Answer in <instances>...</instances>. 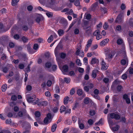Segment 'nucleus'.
I'll use <instances>...</instances> for the list:
<instances>
[{"instance_id":"f257e3e1","label":"nucleus","mask_w":133,"mask_h":133,"mask_svg":"<svg viewBox=\"0 0 133 133\" xmlns=\"http://www.w3.org/2000/svg\"><path fill=\"white\" fill-rule=\"evenodd\" d=\"M35 97V96L34 95L32 97H29L27 99L28 102L29 103H31L32 104L35 105L38 103L39 101V99L38 98H36L34 99Z\"/></svg>"},{"instance_id":"f03ea898","label":"nucleus","mask_w":133,"mask_h":133,"mask_svg":"<svg viewBox=\"0 0 133 133\" xmlns=\"http://www.w3.org/2000/svg\"><path fill=\"white\" fill-rule=\"evenodd\" d=\"M108 116L111 118L114 119L116 120H119L121 118V115L119 113L118 114H115L114 112L108 114Z\"/></svg>"},{"instance_id":"7ed1b4c3","label":"nucleus","mask_w":133,"mask_h":133,"mask_svg":"<svg viewBox=\"0 0 133 133\" xmlns=\"http://www.w3.org/2000/svg\"><path fill=\"white\" fill-rule=\"evenodd\" d=\"M123 21V17L122 15H119L117 17L115 21V22L119 23L122 22Z\"/></svg>"},{"instance_id":"20e7f679","label":"nucleus","mask_w":133,"mask_h":133,"mask_svg":"<svg viewBox=\"0 0 133 133\" xmlns=\"http://www.w3.org/2000/svg\"><path fill=\"white\" fill-rule=\"evenodd\" d=\"M60 23L62 24L64 26H66L68 24L67 20L64 18H62L59 21Z\"/></svg>"},{"instance_id":"39448f33","label":"nucleus","mask_w":133,"mask_h":133,"mask_svg":"<svg viewBox=\"0 0 133 133\" xmlns=\"http://www.w3.org/2000/svg\"><path fill=\"white\" fill-rule=\"evenodd\" d=\"M9 40V38L7 36H3L0 38V41L2 42H7Z\"/></svg>"},{"instance_id":"423d86ee","label":"nucleus","mask_w":133,"mask_h":133,"mask_svg":"<svg viewBox=\"0 0 133 133\" xmlns=\"http://www.w3.org/2000/svg\"><path fill=\"white\" fill-rule=\"evenodd\" d=\"M61 47V45L58 44L55 50V54L56 56L57 57L58 56L59 52L58 50H59V49Z\"/></svg>"},{"instance_id":"0eeeda50","label":"nucleus","mask_w":133,"mask_h":133,"mask_svg":"<svg viewBox=\"0 0 133 133\" xmlns=\"http://www.w3.org/2000/svg\"><path fill=\"white\" fill-rule=\"evenodd\" d=\"M109 41V40L108 39H106L103 40L100 42V45L101 46H104L108 43Z\"/></svg>"},{"instance_id":"6e6552de","label":"nucleus","mask_w":133,"mask_h":133,"mask_svg":"<svg viewBox=\"0 0 133 133\" xmlns=\"http://www.w3.org/2000/svg\"><path fill=\"white\" fill-rule=\"evenodd\" d=\"M47 104V102L45 101H44L38 102L37 103V105L39 106H46Z\"/></svg>"},{"instance_id":"1a4fd4ad","label":"nucleus","mask_w":133,"mask_h":133,"mask_svg":"<svg viewBox=\"0 0 133 133\" xmlns=\"http://www.w3.org/2000/svg\"><path fill=\"white\" fill-rule=\"evenodd\" d=\"M101 65L102 66L101 67V69H102L106 70L108 68V66L107 65H106V63L103 60L102 61Z\"/></svg>"},{"instance_id":"9d476101","label":"nucleus","mask_w":133,"mask_h":133,"mask_svg":"<svg viewBox=\"0 0 133 133\" xmlns=\"http://www.w3.org/2000/svg\"><path fill=\"white\" fill-rule=\"evenodd\" d=\"M9 69V68L8 66H6L4 67H3L1 69V70L4 73H6Z\"/></svg>"},{"instance_id":"9b49d317","label":"nucleus","mask_w":133,"mask_h":133,"mask_svg":"<svg viewBox=\"0 0 133 133\" xmlns=\"http://www.w3.org/2000/svg\"><path fill=\"white\" fill-rule=\"evenodd\" d=\"M124 59L122 60L121 61V64L123 65H125L126 64L127 61H128L126 55H125L124 56Z\"/></svg>"},{"instance_id":"f8f14e48","label":"nucleus","mask_w":133,"mask_h":133,"mask_svg":"<svg viewBox=\"0 0 133 133\" xmlns=\"http://www.w3.org/2000/svg\"><path fill=\"white\" fill-rule=\"evenodd\" d=\"M98 60L97 59L94 58L92 59L91 64H93L95 63H98Z\"/></svg>"},{"instance_id":"ddd939ff","label":"nucleus","mask_w":133,"mask_h":133,"mask_svg":"<svg viewBox=\"0 0 133 133\" xmlns=\"http://www.w3.org/2000/svg\"><path fill=\"white\" fill-rule=\"evenodd\" d=\"M98 71L97 70H95L92 72V76L93 78H95L96 76V74Z\"/></svg>"},{"instance_id":"4468645a","label":"nucleus","mask_w":133,"mask_h":133,"mask_svg":"<svg viewBox=\"0 0 133 133\" xmlns=\"http://www.w3.org/2000/svg\"><path fill=\"white\" fill-rule=\"evenodd\" d=\"M62 69L63 71L65 72H67L69 69L68 66L66 65H64L63 66Z\"/></svg>"},{"instance_id":"2eb2a0df","label":"nucleus","mask_w":133,"mask_h":133,"mask_svg":"<svg viewBox=\"0 0 133 133\" xmlns=\"http://www.w3.org/2000/svg\"><path fill=\"white\" fill-rule=\"evenodd\" d=\"M107 119L109 125H113L114 124L113 122L112 119L110 117L108 116Z\"/></svg>"},{"instance_id":"dca6fc26","label":"nucleus","mask_w":133,"mask_h":133,"mask_svg":"<svg viewBox=\"0 0 133 133\" xmlns=\"http://www.w3.org/2000/svg\"><path fill=\"white\" fill-rule=\"evenodd\" d=\"M69 100V97L68 96H67L65 97L63 100V103L64 104L66 105L68 103V102Z\"/></svg>"},{"instance_id":"f3484780","label":"nucleus","mask_w":133,"mask_h":133,"mask_svg":"<svg viewBox=\"0 0 133 133\" xmlns=\"http://www.w3.org/2000/svg\"><path fill=\"white\" fill-rule=\"evenodd\" d=\"M78 121V124L79 128L81 129H83L84 127V125L82 123H81V120L79 119Z\"/></svg>"},{"instance_id":"a211bd4d","label":"nucleus","mask_w":133,"mask_h":133,"mask_svg":"<svg viewBox=\"0 0 133 133\" xmlns=\"http://www.w3.org/2000/svg\"><path fill=\"white\" fill-rule=\"evenodd\" d=\"M57 125L56 124H54L52 126L51 128V130L52 132H54L57 128Z\"/></svg>"},{"instance_id":"6ab92c4d","label":"nucleus","mask_w":133,"mask_h":133,"mask_svg":"<svg viewBox=\"0 0 133 133\" xmlns=\"http://www.w3.org/2000/svg\"><path fill=\"white\" fill-rule=\"evenodd\" d=\"M7 88V85L6 84H5L2 87V90L3 92H4L5 91Z\"/></svg>"},{"instance_id":"aec40b11","label":"nucleus","mask_w":133,"mask_h":133,"mask_svg":"<svg viewBox=\"0 0 133 133\" xmlns=\"http://www.w3.org/2000/svg\"><path fill=\"white\" fill-rule=\"evenodd\" d=\"M19 0H12L11 5L13 6H15L17 5V3L19 2Z\"/></svg>"},{"instance_id":"412c9836","label":"nucleus","mask_w":133,"mask_h":133,"mask_svg":"<svg viewBox=\"0 0 133 133\" xmlns=\"http://www.w3.org/2000/svg\"><path fill=\"white\" fill-rule=\"evenodd\" d=\"M66 110V108L65 106L62 105L61 106L60 109V111L61 113H62V112L65 111Z\"/></svg>"},{"instance_id":"4be33fe9","label":"nucleus","mask_w":133,"mask_h":133,"mask_svg":"<svg viewBox=\"0 0 133 133\" xmlns=\"http://www.w3.org/2000/svg\"><path fill=\"white\" fill-rule=\"evenodd\" d=\"M100 33L101 31L98 30H97L94 32L93 35L95 36H97L98 35L100 34Z\"/></svg>"},{"instance_id":"5701e85b","label":"nucleus","mask_w":133,"mask_h":133,"mask_svg":"<svg viewBox=\"0 0 133 133\" xmlns=\"http://www.w3.org/2000/svg\"><path fill=\"white\" fill-rule=\"evenodd\" d=\"M97 6V3H94L93 4L91 7V10L92 11H94L95 10Z\"/></svg>"},{"instance_id":"b1692460","label":"nucleus","mask_w":133,"mask_h":133,"mask_svg":"<svg viewBox=\"0 0 133 133\" xmlns=\"http://www.w3.org/2000/svg\"><path fill=\"white\" fill-rule=\"evenodd\" d=\"M92 40L93 39H91L88 41L87 44L86 45V46L87 47H89L91 46Z\"/></svg>"},{"instance_id":"393cba45","label":"nucleus","mask_w":133,"mask_h":133,"mask_svg":"<svg viewBox=\"0 0 133 133\" xmlns=\"http://www.w3.org/2000/svg\"><path fill=\"white\" fill-rule=\"evenodd\" d=\"M2 128H0V131H1L0 132V133H10V131L4 129L1 130Z\"/></svg>"},{"instance_id":"a878e982","label":"nucleus","mask_w":133,"mask_h":133,"mask_svg":"<svg viewBox=\"0 0 133 133\" xmlns=\"http://www.w3.org/2000/svg\"><path fill=\"white\" fill-rule=\"evenodd\" d=\"M79 106V103L77 101H76L75 103L74 106L72 108L73 110H75L77 107Z\"/></svg>"},{"instance_id":"bb28decb","label":"nucleus","mask_w":133,"mask_h":133,"mask_svg":"<svg viewBox=\"0 0 133 133\" xmlns=\"http://www.w3.org/2000/svg\"><path fill=\"white\" fill-rule=\"evenodd\" d=\"M77 93L79 96H81L82 94L83 90L82 89H78L77 90Z\"/></svg>"},{"instance_id":"cd10ccee","label":"nucleus","mask_w":133,"mask_h":133,"mask_svg":"<svg viewBox=\"0 0 133 133\" xmlns=\"http://www.w3.org/2000/svg\"><path fill=\"white\" fill-rule=\"evenodd\" d=\"M123 40L121 39H118L117 41V43L118 45H121L122 44Z\"/></svg>"},{"instance_id":"c85d7f7f","label":"nucleus","mask_w":133,"mask_h":133,"mask_svg":"<svg viewBox=\"0 0 133 133\" xmlns=\"http://www.w3.org/2000/svg\"><path fill=\"white\" fill-rule=\"evenodd\" d=\"M22 40L23 41L24 43H25L28 42V39L26 37L23 36L22 38Z\"/></svg>"},{"instance_id":"c756f323","label":"nucleus","mask_w":133,"mask_h":133,"mask_svg":"<svg viewBox=\"0 0 133 133\" xmlns=\"http://www.w3.org/2000/svg\"><path fill=\"white\" fill-rule=\"evenodd\" d=\"M53 40V37L52 35H51L49 37L48 39L47 40V41L49 43H50Z\"/></svg>"},{"instance_id":"7c9ffc66","label":"nucleus","mask_w":133,"mask_h":133,"mask_svg":"<svg viewBox=\"0 0 133 133\" xmlns=\"http://www.w3.org/2000/svg\"><path fill=\"white\" fill-rule=\"evenodd\" d=\"M119 128V126L118 125H117L115 127L112 128V130L114 131H116L118 130Z\"/></svg>"},{"instance_id":"2f4dec72","label":"nucleus","mask_w":133,"mask_h":133,"mask_svg":"<svg viewBox=\"0 0 133 133\" xmlns=\"http://www.w3.org/2000/svg\"><path fill=\"white\" fill-rule=\"evenodd\" d=\"M81 0H76L75 3V5L76 6H79L80 5V1Z\"/></svg>"},{"instance_id":"473e14b6","label":"nucleus","mask_w":133,"mask_h":133,"mask_svg":"<svg viewBox=\"0 0 133 133\" xmlns=\"http://www.w3.org/2000/svg\"><path fill=\"white\" fill-rule=\"evenodd\" d=\"M22 29L24 31H27L28 29V25H23L22 26Z\"/></svg>"},{"instance_id":"72a5a7b5","label":"nucleus","mask_w":133,"mask_h":133,"mask_svg":"<svg viewBox=\"0 0 133 133\" xmlns=\"http://www.w3.org/2000/svg\"><path fill=\"white\" fill-rule=\"evenodd\" d=\"M89 98L88 97H85L84 99V103L86 104H88L89 102Z\"/></svg>"},{"instance_id":"f704fd0d","label":"nucleus","mask_w":133,"mask_h":133,"mask_svg":"<svg viewBox=\"0 0 133 133\" xmlns=\"http://www.w3.org/2000/svg\"><path fill=\"white\" fill-rule=\"evenodd\" d=\"M35 116L36 118H39L41 116V114L38 111H36L35 113Z\"/></svg>"},{"instance_id":"c9c22d12","label":"nucleus","mask_w":133,"mask_h":133,"mask_svg":"<svg viewBox=\"0 0 133 133\" xmlns=\"http://www.w3.org/2000/svg\"><path fill=\"white\" fill-rule=\"evenodd\" d=\"M58 34L59 36H61L63 35L64 33V32L63 30H59L58 31Z\"/></svg>"},{"instance_id":"e433bc0d","label":"nucleus","mask_w":133,"mask_h":133,"mask_svg":"<svg viewBox=\"0 0 133 133\" xmlns=\"http://www.w3.org/2000/svg\"><path fill=\"white\" fill-rule=\"evenodd\" d=\"M46 117L50 120L51 119H52V115L51 114L49 113H48L47 114L46 116Z\"/></svg>"},{"instance_id":"4c0bfd02","label":"nucleus","mask_w":133,"mask_h":133,"mask_svg":"<svg viewBox=\"0 0 133 133\" xmlns=\"http://www.w3.org/2000/svg\"><path fill=\"white\" fill-rule=\"evenodd\" d=\"M76 63L77 64L78 66H81L82 65V63L81 62L80 60L79 59H77L76 61Z\"/></svg>"},{"instance_id":"58836bf2","label":"nucleus","mask_w":133,"mask_h":133,"mask_svg":"<svg viewBox=\"0 0 133 133\" xmlns=\"http://www.w3.org/2000/svg\"><path fill=\"white\" fill-rule=\"evenodd\" d=\"M0 29H1V31H2L5 32L6 31V30H4V29L3 28V24L2 23H0Z\"/></svg>"},{"instance_id":"ea45409f","label":"nucleus","mask_w":133,"mask_h":133,"mask_svg":"<svg viewBox=\"0 0 133 133\" xmlns=\"http://www.w3.org/2000/svg\"><path fill=\"white\" fill-rule=\"evenodd\" d=\"M55 90L56 93H59L60 92V89L58 86L56 85L55 88Z\"/></svg>"},{"instance_id":"a19ab883","label":"nucleus","mask_w":133,"mask_h":133,"mask_svg":"<svg viewBox=\"0 0 133 133\" xmlns=\"http://www.w3.org/2000/svg\"><path fill=\"white\" fill-rule=\"evenodd\" d=\"M92 95L95 98H96L99 100H100V97L98 95H94V94H92Z\"/></svg>"},{"instance_id":"79ce46f5","label":"nucleus","mask_w":133,"mask_h":133,"mask_svg":"<svg viewBox=\"0 0 133 133\" xmlns=\"http://www.w3.org/2000/svg\"><path fill=\"white\" fill-rule=\"evenodd\" d=\"M46 14L49 17H52L53 16L52 13L49 12H47Z\"/></svg>"},{"instance_id":"37998d69","label":"nucleus","mask_w":133,"mask_h":133,"mask_svg":"<svg viewBox=\"0 0 133 133\" xmlns=\"http://www.w3.org/2000/svg\"><path fill=\"white\" fill-rule=\"evenodd\" d=\"M126 6L125 4L122 3L121 6L120 8L122 10H123L126 8Z\"/></svg>"},{"instance_id":"c03bdc74","label":"nucleus","mask_w":133,"mask_h":133,"mask_svg":"<svg viewBox=\"0 0 133 133\" xmlns=\"http://www.w3.org/2000/svg\"><path fill=\"white\" fill-rule=\"evenodd\" d=\"M51 66V64L50 63L47 62L45 64V66L47 68H49Z\"/></svg>"},{"instance_id":"a18cd8bd","label":"nucleus","mask_w":133,"mask_h":133,"mask_svg":"<svg viewBox=\"0 0 133 133\" xmlns=\"http://www.w3.org/2000/svg\"><path fill=\"white\" fill-rule=\"evenodd\" d=\"M58 110V108L57 107H54L52 111L54 113L57 112Z\"/></svg>"},{"instance_id":"49530a36","label":"nucleus","mask_w":133,"mask_h":133,"mask_svg":"<svg viewBox=\"0 0 133 133\" xmlns=\"http://www.w3.org/2000/svg\"><path fill=\"white\" fill-rule=\"evenodd\" d=\"M64 81L66 83H69L70 82V79L69 78L65 77L64 78Z\"/></svg>"},{"instance_id":"de8ad7c7","label":"nucleus","mask_w":133,"mask_h":133,"mask_svg":"<svg viewBox=\"0 0 133 133\" xmlns=\"http://www.w3.org/2000/svg\"><path fill=\"white\" fill-rule=\"evenodd\" d=\"M75 89L72 88L70 90V94L71 95H72L75 93Z\"/></svg>"},{"instance_id":"09e8293b","label":"nucleus","mask_w":133,"mask_h":133,"mask_svg":"<svg viewBox=\"0 0 133 133\" xmlns=\"http://www.w3.org/2000/svg\"><path fill=\"white\" fill-rule=\"evenodd\" d=\"M108 24L106 22H105L103 26V27L104 29L105 30H106L108 28Z\"/></svg>"},{"instance_id":"8fccbe9b","label":"nucleus","mask_w":133,"mask_h":133,"mask_svg":"<svg viewBox=\"0 0 133 133\" xmlns=\"http://www.w3.org/2000/svg\"><path fill=\"white\" fill-rule=\"evenodd\" d=\"M88 122L90 125H92L94 123V122L91 119H90L88 120Z\"/></svg>"},{"instance_id":"3c124183","label":"nucleus","mask_w":133,"mask_h":133,"mask_svg":"<svg viewBox=\"0 0 133 133\" xmlns=\"http://www.w3.org/2000/svg\"><path fill=\"white\" fill-rule=\"evenodd\" d=\"M77 119V117L75 116H73L72 117V120L74 123H75Z\"/></svg>"},{"instance_id":"603ef678","label":"nucleus","mask_w":133,"mask_h":133,"mask_svg":"<svg viewBox=\"0 0 133 133\" xmlns=\"http://www.w3.org/2000/svg\"><path fill=\"white\" fill-rule=\"evenodd\" d=\"M17 97L15 95H13L11 97V99L13 101H15L17 100Z\"/></svg>"},{"instance_id":"864d4df0","label":"nucleus","mask_w":133,"mask_h":133,"mask_svg":"<svg viewBox=\"0 0 133 133\" xmlns=\"http://www.w3.org/2000/svg\"><path fill=\"white\" fill-rule=\"evenodd\" d=\"M27 9L29 11H31L33 9V6L31 5H30L27 6Z\"/></svg>"},{"instance_id":"5fc2aeb1","label":"nucleus","mask_w":133,"mask_h":133,"mask_svg":"<svg viewBox=\"0 0 133 133\" xmlns=\"http://www.w3.org/2000/svg\"><path fill=\"white\" fill-rule=\"evenodd\" d=\"M66 56V54L62 52L61 54V57L62 58L64 59L65 58Z\"/></svg>"},{"instance_id":"6e6d98bb","label":"nucleus","mask_w":133,"mask_h":133,"mask_svg":"<svg viewBox=\"0 0 133 133\" xmlns=\"http://www.w3.org/2000/svg\"><path fill=\"white\" fill-rule=\"evenodd\" d=\"M14 38L16 40H18L19 38L20 37L18 34H15L14 36Z\"/></svg>"},{"instance_id":"4d7b16f0","label":"nucleus","mask_w":133,"mask_h":133,"mask_svg":"<svg viewBox=\"0 0 133 133\" xmlns=\"http://www.w3.org/2000/svg\"><path fill=\"white\" fill-rule=\"evenodd\" d=\"M52 84V82L50 80H48L46 83L48 87H50Z\"/></svg>"},{"instance_id":"13d9d810","label":"nucleus","mask_w":133,"mask_h":133,"mask_svg":"<svg viewBox=\"0 0 133 133\" xmlns=\"http://www.w3.org/2000/svg\"><path fill=\"white\" fill-rule=\"evenodd\" d=\"M38 48V45L37 44H35L34 45L33 49L35 50H36Z\"/></svg>"},{"instance_id":"bf43d9fd","label":"nucleus","mask_w":133,"mask_h":133,"mask_svg":"<svg viewBox=\"0 0 133 133\" xmlns=\"http://www.w3.org/2000/svg\"><path fill=\"white\" fill-rule=\"evenodd\" d=\"M122 88L121 85H118L117 87V90L118 91H121Z\"/></svg>"},{"instance_id":"052dcab7","label":"nucleus","mask_w":133,"mask_h":133,"mask_svg":"<svg viewBox=\"0 0 133 133\" xmlns=\"http://www.w3.org/2000/svg\"><path fill=\"white\" fill-rule=\"evenodd\" d=\"M76 23V21H74L72 22L71 24L70 25L68 29V30H69Z\"/></svg>"},{"instance_id":"680f3d73","label":"nucleus","mask_w":133,"mask_h":133,"mask_svg":"<svg viewBox=\"0 0 133 133\" xmlns=\"http://www.w3.org/2000/svg\"><path fill=\"white\" fill-rule=\"evenodd\" d=\"M84 91L87 92H88L89 90V88L87 86H85L84 87Z\"/></svg>"},{"instance_id":"e2e57ef3","label":"nucleus","mask_w":133,"mask_h":133,"mask_svg":"<svg viewBox=\"0 0 133 133\" xmlns=\"http://www.w3.org/2000/svg\"><path fill=\"white\" fill-rule=\"evenodd\" d=\"M9 46L11 48H13L14 47L15 44L12 42H10L9 43Z\"/></svg>"},{"instance_id":"0e129e2a","label":"nucleus","mask_w":133,"mask_h":133,"mask_svg":"<svg viewBox=\"0 0 133 133\" xmlns=\"http://www.w3.org/2000/svg\"><path fill=\"white\" fill-rule=\"evenodd\" d=\"M18 66L20 69H23L24 68V65L23 64L21 63L19 64Z\"/></svg>"},{"instance_id":"69168bd1","label":"nucleus","mask_w":133,"mask_h":133,"mask_svg":"<svg viewBox=\"0 0 133 133\" xmlns=\"http://www.w3.org/2000/svg\"><path fill=\"white\" fill-rule=\"evenodd\" d=\"M128 98V95L126 94L124 95L123 96V99L125 100L127 99Z\"/></svg>"},{"instance_id":"338daca9","label":"nucleus","mask_w":133,"mask_h":133,"mask_svg":"<svg viewBox=\"0 0 133 133\" xmlns=\"http://www.w3.org/2000/svg\"><path fill=\"white\" fill-rule=\"evenodd\" d=\"M94 93L95 94V95H98L99 93V90L97 89H95L94 91Z\"/></svg>"},{"instance_id":"774afa93","label":"nucleus","mask_w":133,"mask_h":133,"mask_svg":"<svg viewBox=\"0 0 133 133\" xmlns=\"http://www.w3.org/2000/svg\"><path fill=\"white\" fill-rule=\"evenodd\" d=\"M127 75L125 74H123L122 76V78L124 80L126 79L127 78Z\"/></svg>"}]
</instances>
